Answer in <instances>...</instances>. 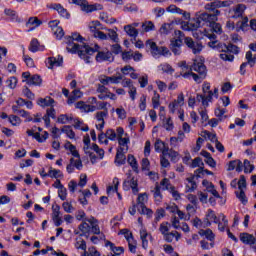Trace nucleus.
<instances>
[{
  "label": "nucleus",
  "mask_w": 256,
  "mask_h": 256,
  "mask_svg": "<svg viewBox=\"0 0 256 256\" xmlns=\"http://www.w3.org/2000/svg\"><path fill=\"white\" fill-rule=\"evenodd\" d=\"M185 43L189 49H191L194 55H199L203 51V45L199 42L193 41V38H185Z\"/></svg>",
  "instance_id": "obj_14"
},
{
  "label": "nucleus",
  "mask_w": 256,
  "mask_h": 256,
  "mask_svg": "<svg viewBox=\"0 0 256 256\" xmlns=\"http://www.w3.org/2000/svg\"><path fill=\"white\" fill-rule=\"evenodd\" d=\"M48 7L53 11H57L59 17H62V19H71V13H69L63 5L59 3H51Z\"/></svg>",
  "instance_id": "obj_13"
},
{
  "label": "nucleus",
  "mask_w": 256,
  "mask_h": 256,
  "mask_svg": "<svg viewBox=\"0 0 256 256\" xmlns=\"http://www.w3.org/2000/svg\"><path fill=\"white\" fill-rule=\"evenodd\" d=\"M154 149L157 153H162V155H167L169 153V146L165 144V142L161 140H156L154 144Z\"/></svg>",
  "instance_id": "obj_24"
},
{
  "label": "nucleus",
  "mask_w": 256,
  "mask_h": 256,
  "mask_svg": "<svg viewBox=\"0 0 256 256\" xmlns=\"http://www.w3.org/2000/svg\"><path fill=\"white\" fill-rule=\"evenodd\" d=\"M124 191H129L132 189V193L137 195L139 193V183L135 177H128L127 180L123 182Z\"/></svg>",
  "instance_id": "obj_11"
},
{
  "label": "nucleus",
  "mask_w": 256,
  "mask_h": 256,
  "mask_svg": "<svg viewBox=\"0 0 256 256\" xmlns=\"http://www.w3.org/2000/svg\"><path fill=\"white\" fill-rule=\"evenodd\" d=\"M200 235L206 237L208 241H215V234L211 229L201 230Z\"/></svg>",
  "instance_id": "obj_38"
},
{
  "label": "nucleus",
  "mask_w": 256,
  "mask_h": 256,
  "mask_svg": "<svg viewBox=\"0 0 256 256\" xmlns=\"http://www.w3.org/2000/svg\"><path fill=\"white\" fill-rule=\"evenodd\" d=\"M62 208L64 209L65 213H73L75 211V207H73L71 202H64L62 204Z\"/></svg>",
  "instance_id": "obj_60"
},
{
  "label": "nucleus",
  "mask_w": 256,
  "mask_h": 256,
  "mask_svg": "<svg viewBox=\"0 0 256 256\" xmlns=\"http://www.w3.org/2000/svg\"><path fill=\"white\" fill-rule=\"evenodd\" d=\"M205 23V20L201 19V14L192 20L189 21L190 31H197L201 27V23Z\"/></svg>",
  "instance_id": "obj_29"
},
{
  "label": "nucleus",
  "mask_w": 256,
  "mask_h": 256,
  "mask_svg": "<svg viewBox=\"0 0 256 256\" xmlns=\"http://www.w3.org/2000/svg\"><path fill=\"white\" fill-rule=\"evenodd\" d=\"M147 47H150L151 49V54L153 57H159L160 55H163L164 57H169V55H171V52L169 51V49L165 46H157V43L148 40L146 42Z\"/></svg>",
  "instance_id": "obj_9"
},
{
  "label": "nucleus",
  "mask_w": 256,
  "mask_h": 256,
  "mask_svg": "<svg viewBox=\"0 0 256 256\" xmlns=\"http://www.w3.org/2000/svg\"><path fill=\"white\" fill-rule=\"evenodd\" d=\"M214 113L218 121H225V119H227V116L225 115V113H227L226 109L216 108Z\"/></svg>",
  "instance_id": "obj_36"
},
{
  "label": "nucleus",
  "mask_w": 256,
  "mask_h": 256,
  "mask_svg": "<svg viewBox=\"0 0 256 256\" xmlns=\"http://www.w3.org/2000/svg\"><path fill=\"white\" fill-rule=\"evenodd\" d=\"M84 152L86 155H89L91 163H96L97 161V156H95V153L98 154V159H103V157H105V150L99 148L97 144L84 147Z\"/></svg>",
  "instance_id": "obj_7"
},
{
  "label": "nucleus",
  "mask_w": 256,
  "mask_h": 256,
  "mask_svg": "<svg viewBox=\"0 0 256 256\" xmlns=\"http://www.w3.org/2000/svg\"><path fill=\"white\" fill-rule=\"evenodd\" d=\"M17 83H18V80H17V77L15 76H11L6 80V86L9 89H15L17 87Z\"/></svg>",
  "instance_id": "obj_43"
},
{
  "label": "nucleus",
  "mask_w": 256,
  "mask_h": 256,
  "mask_svg": "<svg viewBox=\"0 0 256 256\" xmlns=\"http://www.w3.org/2000/svg\"><path fill=\"white\" fill-rule=\"evenodd\" d=\"M70 121H73V117H69L67 114H61L58 117V123H61L62 125H66V123H69Z\"/></svg>",
  "instance_id": "obj_56"
},
{
  "label": "nucleus",
  "mask_w": 256,
  "mask_h": 256,
  "mask_svg": "<svg viewBox=\"0 0 256 256\" xmlns=\"http://www.w3.org/2000/svg\"><path fill=\"white\" fill-rule=\"evenodd\" d=\"M101 9H103L101 4H89L87 0L81 7V11H84V13H93V11H101Z\"/></svg>",
  "instance_id": "obj_21"
},
{
  "label": "nucleus",
  "mask_w": 256,
  "mask_h": 256,
  "mask_svg": "<svg viewBox=\"0 0 256 256\" xmlns=\"http://www.w3.org/2000/svg\"><path fill=\"white\" fill-rule=\"evenodd\" d=\"M58 196L61 201H65V199H67V188H65V186L58 189Z\"/></svg>",
  "instance_id": "obj_63"
},
{
  "label": "nucleus",
  "mask_w": 256,
  "mask_h": 256,
  "mask_svg": "<svg viewBox=\"0 0 256 256\" xmlns=\"http://www.w3.org/2000/svg\"><path fill=\"white\" fill-rule=\"evenodd\" d=\"M106 137L110 141H117V130L115 131L114 129H108L106 131Z\"/></svg>",
  "instance_id": "obj_53"
},
{
  "label": "nucleus",
  "mask_w": 256,
  "mask_h": 256,
  "mask_svg": "<svg viewBox=\"0 0 256 256\" xmlns=\"http://www.w3.org/2000/svg\"><path fill=\"white\" fill-rule=\"evenodd\" d=\"M80 232L75 231V235H79V237H87L89 233H91V224L87 221V218L78 226Z\"/></svg>",
  "instance_id": "obj_16"
},
{
  "label": "nucleus",
  "mask_w": 256,
  "mask_h": 256,
  "mask_svg": "<svg viewBox=\"0 0 256 256\" xmlns=\"http://www.w3.org/2000/svg\"><path fill=\"white\" fill-rule=\"evenodd\" d=\"M238 189L242 191L243 189H247V179L245 178L244 175L240 176V179L238 181Z\"/></svg>",
  "instance_id": "obj_61"
},
{
  "label": "nucleus",
  "mask_w": 256,
  "mask_h": 256,
  "mask_svg": "<svg viewBox=\"0 0 256 256\" xmlns=\"http://www.w3.org/2000/svg\"><path fill=\"white\" fill-rule=\"evenodd\" d=\"M158 69L160 71H162L163 73H168V74H172L175 72V70L173 69V67H171L169 64L167 63H163V64H160L158 66Z\"/></svg>",
  "instance_id": "obj_41"
},
{
  "label": "nucleus",
  "mask_w": 256,
  "mask_h": 256,
  "mask_svg": "<svg viewBox=\"0 0 256 256\" xmlns=\"http://www.w3.org/2000/svg\"><path fill=\"white\" fill-rule=\"evenodd\" d=\"M117 141H118V151L123 153H127L129 151V143H131V139L129 138V134L125 133V129L123 127H117Z\"/></svg>",
  "instance_id": "obj_6"
},
{
  "label": "nucleus",
  "mask_w": 256,
  "mask_h": 256,
  "mask_svg": "<svg viewBox=\"0 0 256 256\" xmlns=\"http://www.w3.org/2000/svg\"><path fill=\"white\" fill-rule=\"evenodd\" d=\"M186 193H193L197 189V183L195 182V176L186 178Z\"/></svg>",
  "instance_id": "obj_27"
},
{
  "label": "nucleus",
  "mask_w": 256,
  "mask_h": 256,
  "mask_svg": "<svg viewBox=\"0 0 256 256\" xmlns=\"http://www.w3.org/2000/svg\"><path fill=\"white\" fill-rule=\"evenodd\" d=\"M115 111L118 116V119H120L121 121L127 119V111L125 110V108L120 106L119 108H116Z\"/></svg>",
  "instance_id": "obj_45"
},
{
  "label": "nucleus",
  "mask_w": 256,
  "mask_h": 256,
  "mask_svg": "<svg viewBox=\"0 0 256 256\" xmlns=\"http://www.w3.org/2000/svg\"><path fill=\"white\" fill-rule=\"evenodd\" d=\"M163 127L164 129H166V131H173V128H174L173 120L171 118H167L164 121Z\"/></svg>",
  "instance_id": "obj_62"
},
{
  "label": "nucleus",
  "mask_w": 256,
  "mask_h": 256,
  "mask_svg": "<svg viewBox=\"0 0 256 256\" xmlns=\"http://www.w3.org/2000/svg\"><path fill=\"white\" fill-rule=\"evenodd\" d=\"M75 247H76V249H81L82 251H87V243L82 238L77 239Z\"/></svg>",
  "instance_id": "obj_57"
},
{
  "label": "nucleus",
  "mask_w": 256,
  "mask_h": 256,
  "mask_svg": "<svg viewBox=\"0 0 256 256\" xmlns=\"http://www.w3.org/2000/svg\"><path fill=\"white\" fill-rule=\"evenodd\" d=\"M127 162L130 165V167L135 171L136 173L139 172V164L137 163V159L132 154H129L127 157Z\"/></svg>",
  "instance_id": "obj_34"
},
{
  "label": "nucleus",
  "mask_w": 256,
  "mask_h": 256,
  "mask_svg": "<svg viewBox=\"0 0 256 256\" xmlns=\"http://www.w3.org/2000/svg\"><path fill=\"white\" fill-rule=\"evenodd\" d=\"M29 51H31V53H37V51H39V40L35 38L31 40Z\"/></svg>",
  "instance_id": "obj_48"
},
{
  "label": "nucleus",
  "mask_w": 256,
  "mask_h": 256,
  "mask_svg": "<svg viewBox=\"0 0 256 256\" xmlns=\"http://www.w3.org/2000/svg\"><path fill=\"white\" fill-rule=\"evenodd\" d=\"M46 63L48 65V69H53L54 67H61V65H63V57H49Z\"/></svg>",
  "instance_id": "obj_25"
},
{
  "label": "nucleus",
  "mask_w": 256,
  "mask_h": 256,
  "mask_svg": "<svg viewBox=\"0 0 256 256\" xmlns=\"http://www.w3.org/2000/svg\"><path fill=\"white\" fill-rule=\"evenodd\" d=\"M124 31L129 37H133L134 39H137L139 36V30H137L133 25H126L124 26Z\"/></svg>",
  "instance_id": "obj_31"
},
{
  "label": "nucleus",
  "mask_w": 256,
  "mask_h": 256,
  "mask_svg": "<svg viewBox=\"0 0 256 256\" xmlns=\"http://www.w3.org/2000/svg\"><path fill=\"white\" fill-rule=\"evenodd\" d=\"M48 175L52 179H60L63 177V172H61V170H57V169H50L48 171Z\"/></svg>",
  "instance_id": "obj_44"
},
{
  "label": "nucleus",
  "mask_w": 256,
  "mask_h": 256,
  "mask_svg": "<svg viewBox=\"0 0 256 256\" xmlns=\"http://www.w3.org/2000/svg\"><path fill=\"white\" fill-rule=\"evenodd\" d=\"M41 20H39L37 17H31L28 20L27 25H33L34 27H39L41 25Z\"/></svg>",
  "instance_id": "obj_64"
},
{
  "label": "nucleus",
  "mask_w": 256,
  "mask_h": 256,
  "mask_svg": "<svg viewBox=\"0 0 256 256\" xmlns=\"http://www.w3.org/2000/svg\"><path fill=\"white\" fill-rule=\"evenodd\" d=\"M113 185L114 186H109L107 188V193L109 195V193H117L118 189H119V178L115 177L113 179Z\"/></svg>",
  "instance_id": "obj_42"
},
{
  "label": "nucleus",
  "mask_w": 256,
  "mask_h": 256,
  "mask_svg": "<svg viewBox=\"0 0 256 256\" xmlns=\"http://www.w3.org/2000/svg\"><path fill=\"white\" fill-rule=\"evenodd\" d=\"M4 14L6 17H9L10 21H12L14 23H21V19L19 18V15L17 14V12L15 10L6 8L4 10Z\"/></svg>",
  "instance_id": "obj_28"
},
{
  "label": "nucleus",
  "mask_w": 256,
  "mask_h": 256,
  "mask_svg": "<svg viewBox=\"0 0 256 256\" xmlns=\"http://www.w3.org/2000/svg\"><path fill=\"white\" fill-rule=\"evenodd\" d=\"M64 147H65V149L70 151V153H71V155H73V157H76L77 159H79L80 155H79V152L77 151V148L75 147V145L71 144V142H66Z\"/></svg>",
  "instance_id": "obj_35"
},
{
  "label": "nucleus",
  "mask_w": 256,
  "mask_h": 256,
  "mask_svg": "<svg viewBox=\"0 0 256 256\" xmlns=\"http://www.w3.org/2000/svg\"><path fill=\"white\" fill-rule=\"evenodd\" d=\"M41 83H43V80L41 79V76L37 74L32 75L27 81V85H41Z\"/></svg>",
  "instance_id": "obj_37"
},
{
  "label": "nucleus",
  "mask_w": 256,
  "mask_h": 256,
  "mask_svg": "<svg viewBox=\"0 0 256 256\" xmlns=\"http://www.w3.org/2000/svg\"><path fill=\"white\" fill-rule=\"evenodd\" d=\"M152 193L156 203H161L163 201V194L161 193V186H159V183H156Z\"/></svg>",
  "instance_id": "obj_30"
},
{
  "label": "nucleus",
  "mask_w": 256,
  "mask_h": 256,
  "mask_svg": "<svg viewBox=\"0 0 256 256\" xmlns=\"http://www.w3.org/2000/svg\"><path fill=\"white\" fill-rule=\"evenodd\" d=\"M208 46L212 49L216 48L220 52V59H222V61H229L230 63H233L235 60L234 55H238L239 53V47L233 44L226 45L225 43H219L215 39L208 42Z\"/></svg>",
  "instance_id": "obj_2"
},
{
  "label": "nucleus",
  "mask_w": 256,
  "mask_h": 256,
  "mask_svg": "<svg viewBox=\"0 0 256 256\" xmlns=\"http://www.w3.org/2000/svg\"><path fill=\"white\" fill-rule=\"evenodd\" d=\"M107 115H109L107 110L99 111L95 114V119L98 122V124H96V129H98V131H103V129H105V117H107Z\"/></svg>",
  "instance_id": "obj_15"
},
{
  "label": "nucleus",
  "mask_w": 256,
  "mask_h": 256,
  "mask_svg": "<svg viewBox=\"0 0 256 256\" xmlns=\"http://www.w3.org/2000/svg\"><path fill=\"white\" fill-rule=\"evenodd\" d=\"M196 71L199 75H205L207 73V67L201 59H195L193 65L189 66V69H181L180 75L184 79H191V73Z\"/></svg>",
  "instance_id": "obj_4"
},
{
  "label": "nucleus",
  "mask_w": 256,
  "mask_h": 256,
  "mask_svg": "<svg viewBox=\"0 0 256 256\" xmlns=\"http://www.w3.org/2000/svg\"><path fill=\"white\" fill-rule=\"evenodd\" d=\"M239 238L244 245H250V247L256 251V231L255 235L247 232L240 233Z\"/></svg>",
  "instance_id": "obj_12"
},
{
  "label": "nucleus",
  "mask_w": 256,
  "mask_h": 256,
  "mask_svg": "<svg viewBox=\"0 0 256 256\" xmlns=\"http://www.w3.org/2000/svg\"><path fill=\"white\" fill-rule=\"evenodd\" d=\"M173 27V24L171 23H164L161 27H160V33L161 35H168L169 31H171Z\"/></svg>",
  "instance_id": "obj_51"
},
{
  "label": "nucleus",
  "mask_w": 256,
  "mask_h": 256,
  "mask_svg": "<svg viewBox=\"0 0 256 256\" xmlns=\"http://www.w3.org/2000/svg\"><path fill=\"white\" fill-rule=\"evenodd\" d=\"M122 79L123 75H121V73H118L117 76H109V84L118 85V83H121Z\"/></svg>",
  "instance_id": "obj_55"
},
{
  "label": "nucleus",
  "mask_w": 256,
  "mask_h": 256,
  "mask_svg": "<svg viewBox=\"0 0 256 256\" xmlns=\"http://www.w3.org/2000/svg\"><path fill=\"white\" fill-rule=\"evenodd\" d=\"M65 41L68 53H77L85 63H91V55H95V52L99 51V45H95L94 48L85 45L83 43V37L77 32L72 33L71 36H66Z\"/></svg>",
  "instance_id": "obj_1"
},
{
  "label": "nucleus",
  "mask_w": 256,
  "mask_h": 256,
  "mask_svg": "<svg viewBox=\"0 0 256 256\" xmlns=\"http://www.w3.org/2000/svg\"><path fill=\"white\" fill-rule=\"evenodd\" d=\"M160 187H162L163 191H171V187L175 186L171 185V180L164 178L160 182Z\"/></svg>",
  "instance_id": "obj_40"
},
{
  "label": "nucleus",
  "mask_w": 256,
  "mask_h": 256,
  "mask_svg": "<svg viewBox=\"0 0 256 256\" xmlns=\"http://www.w3.org/2000/svg\"><path fill=\"white\" fill-rule=\"evenodd\" d=\"M61 131L62 133H65L69 139H73L75 137V132L71 126H64Z\"/></svg>",
  "instance_id": "obj_49"
},
{
  "label": "nucleus",
  "mask_w": 256,
  "mask_h": 256,
  "mask_svg": "<svg viewBox=\"0 0 256 256\" xmlns=\"http://www.w3.org/2000/svg\"><path fill=\"white\" fill-rule=\"evenodd\" d=\"M202 185L203 187H206V191H208V193H211L213 197H216V199H221V195H219V192L217 191V189H215V185H213L212 182H209L208 180H203Z\"/></svg>",
  "instance_id": "obj_23"
},
{
  "label": "nucleus",
  "mask_w": 256,
  "mask_h": 256,
  "mask_svg": "<svg viewBox=\"0 0 256 256\" xmlns=\"http://www.w3.org/2000/svg\"><path fill=\"white\" fill-rule=\"evenodd\" d=\"M246 59L248 65H250V67H255V63H256V57H253V53L251 51L246 52Z\"/></svg>",
  "instance_id": "obj_50"
},
{
  "label": "nucleus",
  "mask_w": 256,
  "mask_h": 256,
  "mask_svg": "<svg viewBox=\"0 0 256 256\" xmlns=\"http://www.w3.org/2000/svg\"><path fill=\"white\" fill-rule=\"evenodd\" d=\"M153 93H154V96L152 97L153 109H159V105H161V102H160L161 95L157 93V90H154Z\"/></svg>",
  "instance_id": "obj_39"
},
{
  "label": "nucleus",
  "mask_w": 256,
  "mask_h": 256,
  "mask_svg": "<svg viewBox=\"0 0 256 256\" xmlns=\"http://www.w3.org/2000/svg\"><path fill=\"white\" fill-rule=\"evenodd\" d=\"M55 100L49 96L38 99V105L40 107H53Z\"/></svg>",
  "instance_id": "obj_32"
},
{
  "label": "nucleus",
  "mask_w": 256,
  "mask_h": 256,
  "mask_svg": "<svg viewBox=\"0 0 256 256\" xmlns=\"http://www.w3.org/2000/svg\"><path fill=\"white\" fill-rule=\"evenodd\" d=\"M105 247H109L111 251H113V255L115 256H119V255H123V253H125V248L121 247V246H115V244L111 241H106L105 243Z\"/></svg>",
  "instance_id": "obj_26"
},
{
  "label": "nucleus",
  "mask_w": 256,
  "mask_h": 256,
  "mask_svg": "<svg viewBox=\"0 0 256 256\" xmlns=\"http://www.w3.org/2000/svg\"><path fill=\"white\" fill-rule=\"evenodd\" d=\"M108 37L113 41L114 43H119V35L117 32L113 29L108 30Z\"/></svg>",
  "instance_id": "obj_58"
},
{
  "label": "nucleus",
  "mask_w": 256,
  "mask_h": 256,
  "mask_svg": "<svg viewBox=\"0 0 256 256\" xmlns=\"http://www.w3.org/2000/svg\"><path fill=\"white\" fill-rule=\"evenodd\" d=\"M204 9L206 12L200 14V19L204 20V23L207 21L213 22L219 20V15H221V11H219L217 1L205 4Z\"/></svg>",
  "instance_id": "obj_3"
},
{
  "label": "nucleus",
  "mask_w": 256,
  "mask_h": 256,
  "mask_svg": "<svg viewBox=\"0 0 256 256\" xmlns=\"http://www.w3.org/2000/svg\"><path fill=\"white\" fill-rule=\"evenodd\" d=\"M95 53H97L96 61L98 63H103V61H111L113 59V54L110 51H99L98 48Z\"/></svg>",
  "instance_id": "obj_20"
},
{
  "label": "nucleus",
  "mask_w": 256,
  "mask_h": 256,
  "mask_svg": "<svg viewBox=\"0 0 256 256\" xmlns=\"http://www.w3.org/2000/svg\"><path fill=\"white\" fill-rule=\"evenodd\" d=\"M142 29L149 33V31H155V24L152 21H146L142 24Z\"/></svg>",
  "instance_id": "obj_47"
},
{
  "label": "nucleus",
  "mask_w": 256,
  "mask_h": 256,
  "mask_svg": "<svg viewBox=\"0 0 256 256\" xmlns=\"http://www.w3.org/2000/svg\"><path fill=\"white\" fill-rule=\"evenodd\" d=\"M8 121L13 125V127H19L21 125V118L16 115H10L8 117Z\"/></svg>",
  "instance_id": "obj_46"
},
{
  "label": "nucleus",
  "mask_w": 256,
  "mask_h": 256,
  "mask_svg": "<svg viewBox=\"0 0 256 256\" xmlns=\"http://www.w3.org/2000/svg\"><path fill=\"white\" fill-rule=\"evenodd\" d=\"M204 137H207V139H209V141H211L212 143H217L219 140H217V134H213L207 130H205L204 132Z\"/></svg>",
  "instance_id": "obj_59"
},
{
  "label": "nucleus",
  "mask_w": 256,
  "mask_h": 256,
  "mask_svg": "<svg viewBox=\"0 0 256 256\" xmlns=\"http://www.w3.org/2000/svg\"><path fill=\"white\" fill-rule=\"evenodd\" d=\"M245 9H247V6H245V4H237L236 6H234L230 11V13H232V18L239 19V17H243Z\"/></svg>",
  "instance_id": "obj_22"
},
{
  "label": "nucleus",
  "mask_w": 256,
  "mask_h": 256,
  "mask_svg": "<svg viewBox=\"0 0 256 256\" xmlns=\"http://www.w3.org/2000/svg\"><path fill=\"white\" fill-rule=\"evenodd\" d=\"M121 57L122 61L128 63V61H131V59H133V50L122 52Z\"/></svg>",
  "instance_id": "obj_52"
},
{
  "label": "nucleus",
  "mask_w": 256,
  "mask_h": 256,
  "mask_svg": "<svg viewBox=\"0 0 256 256\" xmlns=\"http://www.w3.org/2000/svg\"><path fill=\"white\" fill-rule=\"evenodd\" d=\"M255 165L251 164L249 160H244V173H253Z\"/></svg>",
  "instance_id": "obj_54"
},
{
  "label": "nucleus",
  "mask_w": 256,
  "mask_h": 256,
  "mask_svg": "<svg viewBox=\"0 0 256 256\" xmlns=\"http://www.w3.org/2000/svg\"><path fill=\"white\" fill-rule=\"evenodd\" d=\"M204 23H206L210 27V31L204 30V36L208 39L215 40L217 39L216 35H221L223 33V28H221V24L217 23V21H206Z\"/></svg>",
  "instance_id": "obj_8"
},
{
  "label": "nucleus",
  "mask_w": 256,
  "mask_h": 256,
  "mask_svg": "<svg viewBox=\"0 0 256 256\" xmlns=\"http://www.w3.org/2000/svg\"><path fill=\"white\" fill-rule=\"evenodd\" d=\"M159 231L161 235H163V239L166 243H173V241H179V239H181V233L178 231L169 232L171 231V223L169 222H162Z\"/></svg>",
  "instance_id": "obj_5"
},
{
  "label": "nucleus",
  "mask_w": 256,
  "mask_h": 256,
  "mask_svg": "<svg viewBox=\"0 0 256 256\" xmlns=\"http://www.w3.org/2000/svg\"><path fill=\"white\" fill-rule=\"evenodd\" d=\"M86 221H88L90 225V231L94 235H101V228H99V221L95 219V217L91 216L89 218H86Z\"/></svg>",
  "instance_id": "obj_19"
},
{
  "label": "nucleus",
  "mask_w": 256,
  "mask_h": 256,
  "mask_svg": "<svg viewBox=\"0 0 256 256\" xmlns=\"http://www.w3.org/2000/svg\"><path fill=\"white\" fill-rule=\"evenodd\" d=\"M213 91H209L206 94H197L196 101L202 103L203 107H209V103L213 101Z\"/></svg>",
  "instance_id": "obj_18"
},
{
  "label": "nucleus",
  "mask_w": 256,
  "mask_h": 256,
  "mask_svg": "<svg viewBox=\"0 0 256 256\" xmlns=\"http://www.w3.org/2000/svg\"><path fill=\"white\" fill-rule=\"evenodd\" d=\"M148 200L149 197L147 196V193L139 194L137 198V209L142 215L151 217L153 215V211L145 206V203H147Z\"/></svg>",
  "instance_id": "obj_10"
},
{
  "label": "nucleus",
  "mask_w": 256,
  "mask_h": 256,
  "mask_svg": "<svg viewBox=\"0 0 256 256\" xmlns=\"http://www.w3.org/2000/svg\"><path fill=\"white\" fill-rule=\"evenodd\" d=\"M125 153L127 152H121V150H117L116 157H115V163L118 166L125 165L127 161V157H125Z\"/></svg>",
  "instance_id": "obj_33"
},
{
  "label": "nucleus",
  "mask_w": 256,
  "mask_h": 256,
  "mask_svg": "<svg viewBox=\"0 0 256 256\" xmlns=\"http://www.w3.org/2000/svg\"><path fill=\"white\" fill-rule=\"evenodd\" d=\"M74 105H75V109H79L81 113H93L97 111V106L86 104L83 101H79Z\"/></svg>",
  "instance_id": "obj_17"
}]
</instances>
